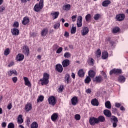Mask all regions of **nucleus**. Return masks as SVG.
Instances as JSON below:
<instances>
[{
	"label": "nucleus",
	"mask_w": 128,
	"mask_h": 128,
	"mask_svg": "<svg viewBox=\"0 0 128 128\" xmlns=\"http://www.w3.org/2000/svg\"><path fill=\"white\" fill-rule=\"evenodd\" d=\"M44 8V0H40L39 3H37L35 4L34 8V12H40Z\"/></svg>",
	"instance_id": "2"
},
{
	"label": "nucleus",
	"mask_w": 128,
	"mask_h": 128,
	"mask_svg": "<svg viewBox=\"0 0 128 128\" xmlns=\"http://www.w3.org/2000/svg\"><path fill=\"white\" fill-rule=\"evenodd\" d=\"M74 118L76 120H80V115L78 114H76L74 116Z\"/></svg>",
	"instance_id": "50"
},
{
	"label": "nucleus",
	"mask_w": 128,
	"mask_h": 128,
	"mask_svg": "<svg viewBox=\"0 0 128 128\" xmlns=\"http://www.w3.org/2000/svg\"><path fill=\"white\" fill-rule=\"evenodd\" d=\"M8 128H14V124L12 122H10L8 124Z\"/></svg>",
	"instance_id": "52"
},
{
	"label": "nucleus",
	"mask_w": 128,
	"mask_h": 128,
	"mask_svg": "<svg viewBox=\"0 0 128 128\" xmlns=\"http://www.w3.org/2000/svg\"><path fill=\"white\" fill-rule=\"evenodd\" d=\"M48 80H50V74L44 73L42 78L40 79V82L42 86H46L50 82Z\"/></svg>",
	"instance_id": "1"
},
{
	"label": "nucleus",
	"mask_w": 128,
	"mask_h": 128,
	"mask_svg": "<svg viewBox=\"0 0 128 128\" xmlns=\"http://www.w3.org/2000/svg\"><path fill=\"white\" fill-rule=\"evenodd\" d=\"M64 36H65V38H68V36H70V34H68V32H65L64 34Z\"/></svg>",
	"instance_id": "60"
},
{
	"label": "nucleus",
	"mask_w": 128,
	"mask_h": 128,
	"mask_svg": "<svg viewBox=\"0 0 128 128\" xmlns=\"http://www.w3.org/2000/svg\"><path fill=\"white\" fill-rule=\"evenodd\" d=\"M6 10V7L4 6H0V13L4 12Z\"/></svg>",
	"instance_id": "48"
},
{
	"label": "nucleus",
	"mask_w": 128,
	"mask_h": 128,
	"mask_svg": "<svg viewBox=\"0 0 128 128\" xmlns=\"http://www.w3.org/2000/svg\"><path fill=\"white\" fill-rule=\"evenodd\" d=\"M118 32H120V28L118 27L114 28L112 30L113 34H116Z\"/></svg>",
	"instance_id": "46"
},
{
	"label": "nucleus",
	"mask_w": 128,
	"mask_h": 128,
	"mask_svg": "<svg viewBox=\"0 0 128 128\" xmlns=\"http://www.w3.org/2000/svg\"><path fill=\"white\" fill-rule=\"evenodd\" d=\"M104 114L107 116V118H110V116H112V112H110V111L108 110H104Z\"/></svg>",
	"instance_id": "22"
},
{
	"label": "nucleus",
	"mask_w": 128,
	"mask_h": 128,
	"mask_svg": "<svg viewBox=\"0 0 128 128\" xmlns=\"http://www.w3.org/2000/svg\"><path fill=\"white\" fill-rule=\"evenodd\" d=\"M86 94H90V92H92V90H90V88H88L86 90Z\"/></svg>",
	"instance_id": "62"
},
{
	"label": "nucleus",
	"mask_w": 128,
	"mask_h": 128,
	"mask_svg": "<svg viewBox=\"0 0 128 128\" xmlns=\"http://www.w3.org/2000/svg\"><path fill=\"white\" fill-rule=\"evenodd\" d=\"M24 82H25V85L27 86L29 88L32 86V84H30V80H28V78L27 77H24Z\"/></svg>",
	"instance_id": "19"
},
{
	"label": "nucleus",
	"mask_w": 128,
	"mask_h": 128,
	"mask_svg": "<svg viewBox=\"0 0 128 128\" xmlns=\"http://www.w3.org/2000/svg\"><path fill=\"white\" fill-rule=\"evenodd\" d=\"M64 86L61 85L58 87L57 90H58V92H59V94H60V93L62 92V91L64 90Z\"/></svg>",
	"instance_id": "39"
},
{
	"label": "nucleus",
	"mask_w": 128,
	"mask_h": 128,
	"mask_svg": "<svg viewBox=\"0 0 128 128\" xmlns=\"http://www.w3.org/2000/svg\"><path fill=\"white\" fill-rule=\"evenodd\" d=\"M64 57L66 58H68L70 57V53L68 52H66L64 54Z\"/></svg>",
	"instance_id": "47"
},
{
	"label": "nucleus",
	"mask_w": 128,
	"mask_h": 128,
	"mask_svg": "<svg viewBox=\"0 0 128 128\" xmlns=\"http://www.w3.org/2000/svg\"><path fill=\"white\" fill-rule=\"evenodd\" d=\"M12 104H8L7 106V108L10 110H12Z\"/></svg>",
	"instance_id": "61"
},
{
	"label": "nucleus",
	"mask_w": 128,
	"mask_h": 128,
	"mask_svg": "<svg viewBox=\"0 0 128 128\" xmlns=\"http://www.w3.org/2000/svg\"><path fill=\"white\" fill-rule=\"evenodd\" d=\"M110 4V0H106L102 3V6H108V4Z\"/></svg>",
	"instance_id": "33"
},
{
	"label": "nucleus",
	"mask_w": 128,
	"mask_h": 128,
	"mask_svg": "<svg viewBox=\"0 0 128 128\" xmlns=\"http://www.w3.org/2000/svg\"><path fill=\"white\" fill-rule=\"evenodd\" d=\"M62 66L63 68H66V66H70V60L66 59L62 61Z\"/></svg>",
	"instance_id": "13"
},
{
	"label": "nucleus",
	"mask_w": 128,
	"mask_h": 128,
	"mask_svg": "<svg viewBox=\"0 0 128 128\" xmlns=\"http://www.w3.org/2000/svg\"><path fill=\"white\" fill-rule=\"evenodd\" d=\"M108 58V53L105 51L102 54V60H106Z\"/></svg>",
	"instance_id": "28"
},
{
	"label": "nucleus",
	"mask_w": 128,
	"mask_h": 128,
	"mask_svg": "<svg viewBox=\"0 0 128 128\" xmlns=\"http://www.w3.org/2000/svg\"><path fill=\"white\" fill-rule=\"evenodd\" d=\"M38 128V124L36 122H34L31 124L30 128Z\"/></svg>",
	"instance_id": "34"
},
{
	"label": "nucleus",
	"mask_w": 128,
	"mask_h": 128,
	"mask_svg": "<svg viewBox=\"0 0 128 128\" xmlns=\"http://www.w3.org/2000/svg\"><path fill=\"white\" fill-rule=\"evenodd\" d=\"M90 76H88L84 80V82L85 84H90Z\"/></svg>",
	"instance_id": "43"
},
{
	"label": "nucleus",
	"mask_w": 128,
	"mask_h": 128,
	"mask_svg": "<svg viewBox=\"0 0 128 128\" xmlns=\"http://www.w3.org/2000/svg\"><path fill=\"white\" fill-rule=\"evenodd\" d=\"M70 74H66L64 77L66 84H70Z\"/></svg>",
	"instance_id": "25"
},
{
	"label": "nucleus",
	"mask_w": 128,
	"mask_h": 128,
	"mask_svg": "<svg viewBox=\"0 0 128 128\" xmlns=\"http://www.w3.org/2000/svg\"><path fill=\"white\" fill-rule=\"evenodd\" d=\"M76 18H78V15H76V14L72 16L71 17L72 22H76Z\"/></svg>",
	"instance_id": "49"
},
{
	"label": "nucleus",
	"mask_w": 128,
	"mask_h": 128,
	"mask_svg": "<svg viewBox=\"0 0 128 128\" xmlns=\"http://www.w3.org/2000/svg\"><path fill=\"white\" fill-rule=\"evenodd\" d=\"M44 98L42 96H40L38 97V98L37 100V102H42L44 100Z\"/></svg>",
	"instance_id": "45"
},
{
	"label": "nucleus",
	"mask_w": 128,
	"mask_h": 128,
	"mask_svg": "<svg viewBox=\"0 0 128 128\" xmlns=\"http://www.w3.org/2000/svg\"><path fill=\"white\" fill-rule=\"evenodd\" d=\"M118 81L119 82L123 84V82H126V78L122 76H120L118 78Z\"/></svg>",
	"instance_id": "27"
},
{
	"label": "nucleus",
	"mask_w": 128,
	"mask_h": 128,
	"mask_svg": "<svg viewBox=\"0 0 128 128\" xmlns=\"http://www.w3.org/2000/svg\"><path fill=\"white\" fill-rule=\"evenodd\" d=\"M88 74L90 78H94V76H96V72L92 70H90Z\"/></svg>",
	"instance_id": "31"
},
{
	"label": "nucleus",
	"mask_w": 128,
	"mask_h": 128,
	"mask_svg": "<svg viewBox=\"0 0 128 128\" xmlns=\"http://www.w3.org/2000/svg\"><path fill=\"white\" fill-rule=\"evenodd\" d=\"M50 14L52 16L53 20H56V18H58V17L60 14V12H52Z\"/></svg>",
	"instance_id": "21"
},
{
	"label": "nucleus",
	"mask_w": 128,
	"mask_h": 128,
	"mask_svg": "<svg viewBox=\"0 0 128 128\" xmlns=\"http://www.w3.org/2000/svg\"><path fill=\"white\" fill-rule=\"evenodd\" d=\"M98 122H104L106 120V118H104V116H99L98 118Z\"/></svg>",
	"instance_id": "29"
},
{
	"label": "nucleus",
	"mask_w": 128,
	"mask_h": 128,
	"mask_svg": "<svg viewBox=\"0 0 128 128\" xmlns=\"http://www.w3.org/2000/svg\"><path fill=\"white\" fill-rule=\"evenodd\" d=\"M58 118V113H54L51 116V120L52 122H56Z\"/></svg>",
	"instance_id": "12"
},
{
	"label": "nucleus",
	"mask_w": 128,
	"mask_h": 128,
	"mask_svg": "<svg viewBox=\"0 0 128 128\" xmlns=\"http://www.w3.org/2000/svg\"><path fill=\"white\" fill-rule=\"evenodd\" d=\"M28 22H30V18H28V17H24L23 18V20H22V24H24V26H26Z\"/></svg>",
	"instance_id": "14"
},
{
	"label": "nucleus",
	"mask_w": 128,
	"mask_h": 128,
	"mask_svg": "<svg viewBox=\"0 0 128 128\" xmlns=\"http://www.w3.org/2000/svg\"><path fill=\"white\" fill-rule=\"evenodd\" d=\"M10 52V48H7L4 51V55L6 56H8Z\"/></svg>",
	"instance_id": "40"
},
{
	"label": "nucleus",
	"mask_w": 128,
	"mask_h": 128,
	"mask_svg": "<svg viewBox=\"0 0 128 128\" xmlns=\"http://www.w3.org/2000/svg\"><path fill=\"white\" fill-rule=\"evenodd\" d=\"M48 103L51 105L54 106H56V98L54 96H51L49 97L48 98Z\"/></svg>",
	"instance_id": "3"
},
{
	"label": "nucleus",
	"mask_w": 128,
	"mask_h": 128,
	"mask_svg": "<svg viewBox=\"0 0 128 128\" xmlns=\"http://www.w3.org/2000/svg\"><path fill=\"white\" fill-rule=\"evenodd\" d=\"M48 29L47 28L43 29L41 32L42 36H46L48 34Z\"/></svg>",
	"instance_id": "24"
},
{
	"label": "nucleus",
	"mask_w": 128,
	"mask_h": 128,
	"mask_svg": "<svg viewBox=\"0 0 128 128\" xmlns=\"http://www.w3.org/2000/svg\"><path fill=\"white\" fill-rule=\"evenodd\" d=\"M56 70L58 72H62V70H64V68H62V66L60 64H57L56 66Z\"/></svg>",
	"instance_id": "9"
},
{
	"label": "nucleus",
	"mask_w": 128,
	"mask_h": 128,
	"mask_svg": "<svg viewBox=\"0 0 128 128\" xmlns=\"http://www.w3.org/2000/svg\"><path fill=\"white\" fill-rule=\"evenodd\" d=\"M121 106H122V104L120 103H118V102L115 103L116 108H120Z\"/></svg>",
	"instance_id": "56"
},
{
	"label": "nucleus",
	"mask_w": 128,
	"mask_h": 128,
	"mask_svg": "<svg viewBox=\"0 0 128 128\" xmlns=\"http://www.w3.org/2000/svg\"><path fill=\"white\" fill-rule=\"evenodd\" d=\"M85 20L86 22H90V20H92V15L90 14H88L85 16Z\"/></svg>",
	"instance_id": "38"
},
{
	"label": "nucleus",
	"mask_w": 128,
	"mask_h": 128,
	"mask_svg": "<svg viewBox=\"0 0 128 128\" xmlns=\"http://www.w3.org/2000/svg\"><path fill=\"white\" fill-rule=\"evenodd\" d=\"M96 54V56H97V58H100V56L102 55V52L100 51V48L98 49Z\"/></svg>",
	"instance_id": "41"
},
{
	"label": "nucleus",
	"mask_w": 128,
	"mask_h": 128,
	"mask_svg": "<svg viewBox=\"0 0 128 128\" xmlns=\"http://www.w3.org/2000/svg\"><path fill=\"white\" fill-rule=\"evenodd\" d=\"M78 76L80 78H82V76H84V70L80 69L78 71Z\"/></svg>",
	"instance_id": "30"
},
{
	"label": "nucleus",
	"mask_w": 128,
	"mask_h": 128,
	"mask_svg": "<svg viewBox=\"0 0 128 128\" xmlns=\"http://www.w3.org/2000/svg\"><path fill=\"white\" fill-rule=\"evenodd\" d=\"M76 26H72L70 30V32L72 34H76Z\"/></svg>",
	"instance_id": "42"
},
{
	"label": "nucleus",
	"mask_w": 128,
	"mask_h": 128,
	"mask_svg": "<svg viewBox=\"0 0 128 128\" xmlns=\"http://www.w3.org/2000/svg\"><path fill=\"white\" fill-rule=\"evenodd\" d=\"M63 10H70V4H66L63 6Z\"/></svg>",
	"instance_id": "36"
},
{
	"label": "nucleus",
	"mask_w": 128,
	"mask_h": 128,
	"mask_svg": "<svg viewBox=\"0 0 128 128\" xmlns=\"http://www.w3.org/2000/svg\"><path fill=\"white\" fill-rule=\"evenodd\" d=\"M88 32H90L88 28L86 26H84L82 28V30H81V34L83 36H86V34H88Z\"/></svg>",
	"instance_id": "5"
},
{
	"label": "nucleus",
	"mask_w": 128,
	"mask_h": 128,
	"mask_svg": "<svg viewBox=\"0 0 128 128\" xmlns=\"http://www.w3.org/2000/svg\"><path fill=\"white\" fill-rule=\"evenodd\" d=\"M112 120H113L112 126L113 128H116V126H118V120L116 117L114 116L112 118Z\"/></svg>",
	"instance_id": "23"
},
{
	"label": "nucleus",
	"mask_w": 128,
	"mask_h": 128,
	"mask_svg": "<svg viewBox=\"0 0 128 128\" xmlns=\"http://www.w3.org/2000/svg\"><path fill=\"white\" fill-rule=\"evenodd\" d=\"M14 66V62H10L8 64V68H10V66Z\"/></svg>",
	"instance_id": "58"
},
{
	"label": "nucleus",
	"mask_w": 128,
	"mask_h": 128,
	"mask_svg": "<svg viewBox=\"0 0 128 128\" xmlns=\"http://www.w3.org/2000/svg\"><path fill=\"white\" fill-rule=\"evenodd\" d=\"M72 78L74 79L76 78V74L74 72L72 73L71 75Z\"/></svg>",
	"instance_id": "64"
},
{
	"label": "nucleus",
	"mask_w": 128,
	"mask_h": 128,
	"mask_svg": "<svg viewBox=\"0 0 128 128\" xmlns=\"http://www.w3.org/2000/svg\"><path fill=\"white\" fill-rule=\"evenodd\" d=\"M24 54H19L16 56V60L17 62H22V60H24Z\"/></svg>",
	"instance_id": "11"
},
{
	"label": "nucleus",
	"mask_w": 128,
	"mask_h": 128,
	"mask_svg": "<svg viewBox=\"0 0 128 128\" xmlns=\"http://www.w3.org/2000/svg\"><path fill=\"white\" fill-rule=\"evenodd\" d=\"M32 108V106L30 103H28L25 106V110L26 112H30Z\"/></svg>",
	"instance_id": "17"
},
{
	"label": "nucleus",
	"mask_w": 128,
	"mask_h": 128,
	"mask_svg": "<svg viewBox=\"0 0 128 128\" xmlns=\"http://www.w3.org/2000/svg\"><path fill=\"white\" fill-rule=\"evenodd\" d=\"M122 73L121 69H113L111 70L110 72V74L112 76V74H120Z\"/></svg>",
	"instance_id": "6"
},
{
	"label": "nucleus",
	"mask_w": 128,
	"mask_h": 128,
	"mask_svg": "<svg viewBox=\"0 0 128 128\" xmlns=\"http://www.w3.org/2000/svg\"><path fill=\"white\" fill-rule=\"evenodd\" d=\"M11 32L12 36H18L20 34V30L16 28H12Z\"/></svg>",
	"instance_id": "10"
},
{
	"label": "nucleus",
	"mask_w": 128,
	"mask_h": 128,
	"mask_svg": "<svg viewBox=\"0 0 128 128\" xmlns=\"http://www.w3.org/2000/svg\"><path fill=\"white\" fill-rule=\"evenodd\" d=\"M60 23H56L54 26V28L55 30H58V28H60Z\"/></svg>",
	"instance_id": "51"
},
{
	"label": "nucleus",
	"mask_w": 128,
	"mask_h": 128,
	"mask_svg": "<svg viewBox=\"0 0 128 128\" xmlns=\"http://www.w3.org/2000/svg\"><path fill=\"white\" fill-rule=\"evenodd\" d=\"M105 106L106 108H108L109 110L112 108V104H110V102L107 101L105 102Z\"/></svg>",
	"instance_id": "35"
},
{
	"label": "nucleus",
	"mask_w": 128,
	"mask_h": 128,
	"mask_svg": "<svg viewBox=\"0 0 128 128\" xmlns=\"http://www.w3.org/2000/svg\"><path fill=\"white\" fill-rule=\"evenodd\" d=\"M112 112L114 114H118V109L116 108H112Z\"/></svg>",
	"instance_id": "57"
},
{
	"label": "nucleus",
	"mask_w": 128,
	"mask_h": 128,
	"mask_svg": "<svg viewBox=\"0 0 128 128\" xmlns=\"http://www.w3.org/2000/svg\"><path fill=\"white\" fill-rule=\"evenodd\" d=\"M91 104L92 106H98V101L96 98H94L92 100Z\"/></svg>",
	"instance_id": "26"
},
{
	"label": "nucleus",
	"mask_w": 128,
	"mask_h": 128,
	"mask_svg": "<svg viewBox=\"0 0 128 128\" xmlns=\"http://www.w3.org/2000/svg\"><path fill=\"white\" fill-rule=\"evenodd\" d=\"M102 80V76H96L94 80V82H100Z\"/></svg>",
	"instance_id": "32"
},
{
	"label": "nucleus",
	"mask_w": 128,
	"mask_h": 128,
	"mask_svg": "<svg viewBox=\"0 0 128 128\" xmlns=\"http://www.w3.org/2000/svg\"><path fill=\"white\" fill-rule=\"evenodd\" d=\"M2 128H6V122H3L2 124Z\"/></svg>",
	"instance_id": "63"
},
{
	"label": "nucleus",
	"mask_w": 128,
	"mask_h": 128,
	"mask_svg": "<svg viewBox=\"0 0 128 128\" xmlns=\"http://www.w3.org/2000/svg\"><path fill=\"white\" fill-rule=\"evenodd\" d=\"M18 72L16 70H10L8 72V76H17Z\"/></svg>",
	"instance_id": "15"
},
{
	"label": "nucleus",
	"mask_w": 128,
	"mask_h": 128,
	"mask_svg": "<svg viewBox=\"0 0 128 128\" xmlns=\"http://www.w3.org/2000/svg\"><path fill=\"white\" fill-rule=\"evenodd\" d=\"M17 122L18 124H22L24 122V119H22V114L18 115L17 118Z\"/></svg>",
	"instance_id": "20"
},
{
	"label": "nucleus",
	"mask_w": 128,
	"mask_h": 128,
	"mask_svg": "<svg viewBox=\"0 0 128 128\" xmlns=\"http://www.w3.org/2000/svg\"><path fill=\"white\" fill-rule=\"evenodd\" d=\"M13 26L14 28H18L19 26V24H18V22H15L13 24Z\"/></svg>",
	"instance_id": "54"
},
{
	"label": "nucleus",
	"mask_w": 128,
	"mask_h": 128,
	"mask_svg": "<svg viewBox=\"0 0 128 128\" xmlns=\"http://www.w3.org/2000/svg\"><path fill=\"white\" fill-rule=\"evenodd\" d=\"M102 76L104 77L105 78H108V76H106V72L104 71L102 72Z\"/></svg>",
	"instance_id": "59"
},
{
	"label": "nucleus",
	"mask_w": 128,
	"mask_h": 128,
	"mask_svg": "<svg viewBox=\"0 0 128 128\" xmlns=\"http://www.w3.org/2000/svg\"><path fill=\"white\" fill-rule=\"evenodd\" d=\"M100 14H96L94 16V20H98L100 19Z\"/></svg>",
	"instance_id": "44"
},
{
	"label": "nucleus",
	"mask_w": 128,
	"mask_h": 128,
	"mask_svg": "<svg viewBox=\"0 0 128 128\" xmlns=\"http://www.w3.org/2000/svg\"><path fill=\"white\" fill-rule=\"evenodd\" d=\"M62 52V48L60 47L57 50L56 52V54H60Z\"/></svg>",
	"instance_id": "53"
},
{
	"label": "nucleus",
	"mask_w": 128,
	"mask_h": 128,
	"mask_svg": "<svg viewBox=\"0 0 128 128\" xmlns=\"http://www.w3.org/2000/svg\"><path fill=\"white\" fill-rule=\"evenodd\" d=\"M23 52L26 56H28V54H30V48L28 46L23 47Z\"/></svg>",
	"instance_id": "16"
},
{
	"label": "nucleus",
	"mask_w": 128,
	"mask_h": 128,
	"mask_svg": "<svg viewBox=\"0 0 128 128\" xmlns=\"http://www.w3.org/2000/svg\"><path fill=\"white\" fill-rule=\"evenodd\" d=\"M76 25L78 28H82V16H78Z\"/></svg>",
	"instance_id": "7"
},
{
	"label": "nucleus",
	"mask_w": 128,
	"mask_h": 128,
	"mask_svg": "<svg viewBox=\"0 0 128 128\" xmlns=\"http://www.w3.org/2000/svg\"><path fill=\"white\" fill-rule=\"evenodd\" d=\"M71 103L72 106H76V104H78V97L74 96L71 99Z\"/></svg>",
	"instance_id": "18"
},
{
	"label": "nucleus",
	"mask_w": 128,
	"mask_h": 128,
	"mask_svg": "<svg viewBox=\"0 0 128 128\" xmlns=\"http://www.w3.org/2000/svg\"><path fill=\"white\" fill-rule=\"evenodd\" d=\"M12 80L13 82H14V84H16V82H18V78L16 76L13 77L12 78Z\"/></svg>",
	"instance_id": "55"
},
{
	"label": "nucleus",
	"mask_w": 128,
	"mask_h": 128,
	"mask_svg": "<svg viewBox=\"0 0 128 128\" xmlns=\"http://www.w3.org/2000/svg\"><path fill=\"white\" fill-rule=\"evenodd\" d=\"M89 122L91 126H94L96 124H98V118L91 117L90 118Z\"/></svg>",
	"instance_id": "4"
},
{
	"label": "nucleus",
	"mask_w": 128,
	"mask_h": 128,
	"mask_svg": "<svg viewBox=\"0 0 128 128\" xmlns=\"http://www.w3.org/2000/svg\"><path fill=\"white\" fill-rule=\"evenodd\" d=\"M126 18V16L124 14H119L116 16V18L117 22H122Z\"/></svg>",
	"instance_id": "8"
},
{
	"label": "nucleus",
	"mask_w": 128,
	"mask_h": 128,
	"mask_svg": "<svg viewBox=\"0 0 128 128\" xmlns=\"http://www.w3.org/2000/svg\"><path fill=\"white\" fill-rule=\"evenodd\" d=\"M94 60L92 58H89L88 62V64H90V66H94Z\"/></svg>",
	"instance_id": "37"
}]
</instances>
